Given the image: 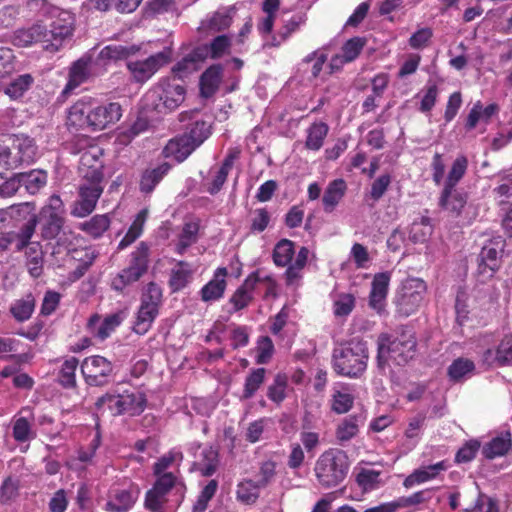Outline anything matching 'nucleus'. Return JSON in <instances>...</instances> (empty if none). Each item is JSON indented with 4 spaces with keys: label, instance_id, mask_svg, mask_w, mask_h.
Returning <instances> with one entry per match:
<instances>
[{
    "label": "nucleus",
    "instance_id": "nucleus-1",
    "mask_svg": "<svg viewBox=\"0 0 512 512\" xmlns=\"http://www.w3.org/2000/svg\"><path fill=\"white\" fill-rule=\"evenodd\" d=\"M123 115L118 102H100L95 98L83 97L67 111V125L92 132L105 130L116 124Z\"/></svg>",
    "mask_w": 512,
    "mask_h": 512
},
{
    "label": "nucleus",
    "instance_id": "nucleus-2",
    "mask_svg": "<svg viewBox=\"0 0 512 512\" xmlns=\"http://www.w3.org/2000/svg\"><path fill=\"white\" fill-rule=\"evenodd\" d=\"M74 16L69 11H57L55 18L46 25L34 24L29 28L18 29L14 32L12 42L19 47H27L40 42L49 52L58 51L72 36Z\"/></svg>",
    "mask_w": 512,
    "mask_h": 512
},
{
    "label": "nucleus",
    "instance_id": "nucleus-3",
    "mask_svg": "<svg viewBox=\"0 0 512 512\" xmlns=\"http://www.w3.org/2000/svg\"><path fill=\"white\" fill-rule=\"evenodd\" d=\"M129 55V49L122 45H108L104 47L95 60L80 59L74 63L69 73V81L65 92L73 90L85 82L90 75L103 73L112 62L124 59Z\"/></svg>",
    "mask_w": 512,
    "mask_h": 512
},
{
    "label": "nucleus",
    "instance_id": "nucleus-4",
    "mask_svg": "<svg viewBox=\"0 0 512 512\" xmlns=\"http://www.w3.org/2000/svg\"><path fill=\"white\" fill-rule=\"evenodd\" d=\"M186 486L179 476L156 478L146 493L145 507L151 512H164L165 506L177 507L184 499Z\"/></svg>",
    "mask_w": 512,
    "mask_h": 512
},
{
    "label": "nucleus",
    "instance_id": "nucleus-5",
    "mask_svg": "<svg viewBox=\"0 0 512 512\" xmlns=\"http://www.w3.org/2000/svg\"><path fill=\"white\" fill-rule=\"evenodd\" d=\"M368 358L366 342L353 339L347 344L334 349L332 355L333 368L339 375L357 378L366 370Z\"/></svg>",
    "mask_w": 512,
    "mask_h": 512
},
{
    "label": "nucleus",
    "instance_id": "nucleus-6",
    "mask_svg": "<svg viewBox=\"0 0 512 512\" xmlns=\"http://www.w3.org/2000/svg\"><path fill=\"white\" fill-rule=\"evenodd\" d=\"M377 361L380 368L390 363L404 365L414 357L416 342L411 335L400 337L383 333L378 337Z\"/></svg>",
    "mask_w": 512,
    "mask_h": 512
},
{
    "label": "nucleus",
    "instance_id": "nucleus-7",
    "mask_svg": "<svg viewBox=\"0 0 512 512\" xmlns=\"http://www.w3.org/2000/svg\"><path fill=\"white\" fill-rule=\"evenodd\" d=\"M314 470L322 486L334 487L342 482L347 474V456L340 450H327L317 459Z\"/></svg>",
    "mask_w": 512,
    "mask_h": 512
},
{
    "label": "nucleus",
    "instance_id": "nucleus-8",
    "mask_svg": "<svg viewBox=\"0 0 512 512\" xmlns=\"http://www.w3.org/2000/svg\"><path fill=\"white\" fill-rule=\"evenodd\" d=\"M146 401L143 392L133 389L118 394H106L97 400L96 405L107 406L113 414L138 415L144 411Z\"/></svg>",
    "mask_w": 512,
    "mask_h": 512
},
{
    "label": "nucleus",
    "instance_id": "nucleus-9",
    "mask_svg": "<svg viewBox=\"0 0 512 512\" xmlns=\"http://www.w3.org/2000/svg\"><path fill=\"white\" fill-rule=\"evenodd\" d=\"M161 300V288L154 283L148 284L134 323V331L137 334H145L150 329L158 316Z\"/></svg>",
    "mask_w": 512,
    "mask_h": 512
},
{
    "label": "nucleus",
    "instance_id": "nucleus-10",
    "mask_svg": "<svg viewBox=\"0 0 512 512\" xmlns=\"http://www.w3.org/2000/svg\"><path fill=\"white\" fill-rule=\"evenodd\" d=\"M148 247L141 243L131 254L130 265L115 275L111 280V287L116 291H123L127 286L137 282L147 271Z\"/></svg>",
    "mask_w": 512,
    "mask_h": 512
},
{
    "label": "nucleus",
    "instance_id": "nucleus-11",
    "mask_svg": "<svg viewBox=\"0 0 512 512\" xmlns=\"http://www.w3.org/2000/svg\"><path fill=\"white\" fill-rule=\"evenodd\" d=\"M427 286L420 278H408L402 282L396 297L398 312L409 316L421 306Z\"/></svg>",
    "mask_w": 512,
    "mask_h": 512
},
{
    "label": "nucleus",
    "instance_id": "nucleus-12",
    "mask_svg": "<svg viewBox=\"0 0 512 512\" xmlns=\"http://www.w3.org/2000/svg\"><path fill=\"white\" fill-rule=\"evenodd\" d=\"M102 179H83L79 185L78 199L74 202L71 214L83 218L91 214L103 193Z\"/></svg>",
    "mask_w": 512,
    "mask_h": 512
},
{
    "label": "nucleus",
    "instance_id": "nucleus-13",
    "mask_svg": "<svg viewBox=\"0 0 512 512\" xmlns=\"http://www.w3.org/2000/svg\"><path fill=\"white\" fill-rule=\"evenodd\" d=\"M148 99L158 98L160 103L167 110H175L185 99V88L175 78H163L147 94Z\"/></svg>",
    "mask_w": 512,
    "mask_h": 512
},
{
    "label": "nucleus",
    "instance_id": "nucleus-14",
    "mask_svg": "<svg viewBox=\"0 0 512 512\" xmlns=\"http://www.w3.org/2000/svg\"><path fill=\"white\" fill-rule=\"evenodd\" d=\"M81 372L89 385H104L113 372V364L103 356L86 357L81 364Z\"/></svg>",
    "mask_w": 512,
    "mask_h": 512
},
{
    "label": "nucleus",
    "instance_id": "nucleus-15",
    "mask_svg": "<svg viewBox=\"0 0 512 512\" xmlns=\"http://www.w3.org/2000/svg\"><path fill=\"white\" fill-rule=\"evenodd\" d=\"M170 53L162 51L151 55L145 60L129 61L127 68L136 82L149 80L162 66L168 63Z\"/></svg>",
    "mask_w": 512,
    "mask_h": 512
},
{
    "label": "nucleus",
    "instance_id": "nucleus-16",
    "mask_svg": "<svg viewBox=\"0 0 512 512\" xmlns=\"http://www.w3.org/2000/svg\"><path fill=\"white\" fill-rule=\"evenodd\" d=\"M80 153L79 173L81 177L103 180V149L96 143H90Z\"/></svg>",
    "mask_w": 512,
    "mask_h": 512
},
{
    "label": "nucleus",
    "instance_id": "nucleus-17",
    "mask_svg": "<svg viewBox=\"0 0 512 512\" xmlns=\"http://www.w3.org/2000/svg\"><path fill=\"white\" fill-rule=\"evenodd\" d=\"M505 241L498 236L488 241L479 255L478 273L482 280L489 279L499 267V257L504 250Z\"/></svg>",
    "mask_w": 512,
    "mask_h": 512
},
{
    "label": "nucleus",
    "instance_id": "nucleus-18",
    "mask_svg": "<svg viewBox=\"0 0 512 512\" xmlns=\"http://www.w3.org/2000/svg\"><path fill=\"white\" fill-rule=\"evenodd\" d=\"M125 318L126 313L124 311H117L104 318L94 314L88 321V329L94 337L103 341L115 331Z\"/></svg>",
    "mask_w": 512,
    "mask_h": 512
},
{
    "label": "nucleus",
    "instance_id": "nucleus-19",
    "mask_svg": "<svg viewBox=\"0 0 512 512\" xmlns=\"http://www.w3.org/2000/svg\"><path fill=\"white\" fill-rule=\"evenodd\" d=\"M139 496V488L130 485L128 488H116L110 492L105 508L109 512H125L132 508Z\"/></svg>",
    "mask_w": 512,
    "mask_h": 512
},
{
    "label": "nucleus",
    "instance_id": "nucleus-20",
    "mask_svg": "<svg viewBox=\"0 0 512 512\" xmlns=\"http://www.w3.org/2000/svg\"><path fill=\"white\" fill-rule=\"evenodd\" d=\"M183 452L179 447L170 449L163 454L153 465V474L156 478L166 476H179V467L183 462Z\"/></svg>",
    "mask_w": 512,
    "mask_h": 512
},
{
    "label": "nucleus",
    "instance_id": "nucleus-21",
    "mask_svg": "<svg viewBox=\"0 0 512 512\" xmlns=\"http://www.w3.org/2000/svg\"><path fill=\"white\" fill-rule=\"evenodd\" d=\"M391 274L381 272L374 275L369 294V306L378 313H381L386 305Z\"/></svg>",
    "mask_w": 512,
    "mask_h": 512
},
{
    "label": "nucleus",
    "instance_id": "nucleus-22",
    "mask_svg": "<svg viewBox=\"0 0 512 512\" xmlns=\"http://www.w3.org/2000/svg\"><path fill=\"white\" fill-rule=\"evenodd\" d=\"M227 269L219 267L214 272L213 278L202 287L201 299L204 302H213L221 299L226 289Z\"/></svg>",
    "mask_w": 512,
    "mask_h": 512
},
{
    "label": "nucleus",
    "instance_id": "nucleus-23",
    "mask_svg": "<svg viewBox=\"0 0 512 512\" xmlns=\"http://www.w3.org/2000/svg\"><path fill=\"white\" fill-rule=\"evenodd\" d=\"M64 206L58 195H52L42 208L40 218L45 220L51 233L56 232L62 225Z\"/></svg>",
    "mask_w": 512,
    "mask_h": 512
},
{
    "label": "nucleus",
    "instance_id": "nucleus-24",
    "mask_svg": "<svg viewBox=\"0 0 512 512\" xmlns=\"http://www.w3.org/2000/svg\"><path fill=\"white\" fill-rule=\"evenodd\" d=\"M196 268L187 262L178 261L170 272L169 286L172 292H178L187 287L192 281Z\"/></svg>",
    "mask_w": 512,
    "mask_h": 512
},
{
    "label": "nucleus",
    "instance_id": "nucleus-25",
    "mask_svg": "<svg viewBox=\"0 0 512 512\" xmlns=\"http://www.w3.org/2000/svg\"><path fill=\"white\" fill-rule=\"evenodd\" d=\"M482 358L488 365H512V336H505L495 351L491 348L484 350Z\"/></svg>",
    "mask_w": 512,
    "mask_h": 512
},
{
    "label": "nucleus",
    "instance_id": "nucleus-26",
    "mask_svg": "<svg viewBox=\"0 0 512 512\" xmlns=\"http://www.w3.org/2000/svg\"><path fill=\"white\" fill-rule=\"evenodd\" d=\"M197 147L199 140L189 142L182 135L171 139L165 146L163 153L167 158H173L177 162L184 161Z\"/></svg>",
    "mask_w": 512,
    "mask_h": 512
},
{
    "label": "nucleus",
    "instance_id": "nucleus-27",
    "mask_svg": "<svg viewBox=\"0 0 512 512\" xmlns=\"http://www.w3.org/2000/svg\"><path fill=\"white\" fill-rule=\"evenodd\" d=\"M13 150L16 160H18V165L22 164H32L37 158V147L33 141L28 136L19 135L15 136L13 139Z\"/></svg>",
    "mask_w": 512,
    "mask_h": 512
},
{
    "label": "nucleus",
    "instance_id": "nucleus-28",
    "mask_svg": "<svg viewBox=\"0 0 512 512\" xmlns=\"http://www.w3.org/2000/svg\"><path fill=\"white\" fill-rule=\"evenodd\" d=\"M231 40L226 35L215 37L210 44L197 47V54L206 58L220 59L230 54Z\"/></svg>",
    "mask_w": 512,
    "mask_h": 512
},
{
    "label": "nucleus",
    "instance_id": "nucleus-29",
    "mask_svg": "<svg viewBox=\"0 0 512 512\" xmlns=\"http://www.w3.org/2000/svg\"><path fill=\"white\" fill-rule=\"evenodd\" d=\"M512 446V435L510 432H502L488 443L482 449L483 455L487 459H494L507 454Z\"/></svg>",
    "mask_w": 512,
    "mask_h": 512
},
{
    "label": "nucleus",
    "instance_id": "nucleus-30",
    "mask_svg": "<svg viewBox=\"0 0 512 512\" xmlns=\"http://www.w3.org/2000/svg\"><path fill=\"white\" fill-rule=\"evenodd\" d=\"M446 469L445 462L441 461L433 465L421 467L411 473L403 482L406 488H411L415 485L427 482L434 479L440 471Z\"/></svg>",
    "mask_w": 512,
    "mask_h": 512
},
{
    "label": "nucleus",
    "instance_id": "nucleus-31",
    "mask_svg": "<svg viewBox=\"0 0 512 512\" xmlns=\"http://www.w3.org/2000/svg\"><path fill=\"white\" fill-rule=\"evenodd\" d=\"M346 183L343 179H335L327 186L322 199L326 212H332L339 204L346 191Z\"/></svg>",
    "mask_w": 512,
    "mask_h": 512
},
{
    "label": "nucleus",
    "instance_id": "nucleus-32",
    "mask_svg": "<svg viewBox=\"0 0 512 512\" xmlns=\"http://www.w3.org/2000/svg\"><path fill=\"white\" fill-rule=\"evenodd\" d=\"M439 203L444 210L458 215L466 204V196L454 188H443Z\"/></svg>",
    "mask_w": 512,
    "mask_h": 512
},
{
    "label": "nucleus",
    "instance_id": "nucleus-33",
    "mask_svg": "<svg viewBox=\"0 0 512 512\" xmlns=\"http://www.w3.org/2000/svg\"><path fill=\"white\" fill-rule=\"evenodd\" d=\"M258 279L256 276H249L243 285H241L233 294L231 303L236 310L246 307L253 297V291L256 287Z\"/></svg>",
    "mask_w": 512,
    "mask_h": 512
},
{
    "label": "nucleus",
    "instance_id": "nucleus-34",
    "mask_svg": "<svg viewBox=\"0 0 512 512\" xmlns=\"http://www.w3.org/2000/svg\"><path fill=\"white\" fill-rule=\"evenodd\" d=\"M222 79V67L213 65L209 67L202 75L200 81L201 93L205 97L213 95L219 87Z\"/></svg>",
    "mask_w": 512,
    "mask_h": 512
},
{
    "label": "nucleus",
    "instance_id": "nucleus-35",
    "mask_svg": "<svg viewBox=\"0 0 512 512\" xmlns=\"http://www.w3.org/2000/svg\"><path fill=\"white\" fill-rule=\"evenodd\" d=\"M329 127L324 122H314L307 129L305 147L308 150L318 151L324 144V140L328 134Z\"/></svg>",
    "mask_w": 512,
    "mask_h": 512
},
{
    "label": "nucleus",
    "instance_id": "nucleus-36",
    "mask_svg": "<svg viewBox=\"0 0 512 512\" xmlns=\"http://www.w3.org/2000/svg\"><path fill=\"white\" fill-rule=\"evenodd\" d=\"M202 61V56L197 54V48H195L174 65L172 72L178 78L187 77L189 74L199 69Z\"/></svg>",
    "mask_w": 512,
    "mask_h": 512
},
{
    "label": "nucleus",
    "instance_id": "nucleus-37",
    "mask_svg": "<svg viewBox=\"0 0 512 512\" xmlns=\"http://www.w3.org/2000/svg\"><path fill=\"white\" fill-rule=\"evenodd\" d=\"M170 166L167 163H163L155 168L147 169L141 178L140 189L142 192L150 193L153 191L155 186L162 180V178L169 171Z\"/></svg>",
    "mask_w": 512,
    "mask_h": 512
},
{
    "label": "nucleus",
    "instance_id": "nucleus-38",
    "mask_svg": "<svg viewBox=\"0 0 512 512\" xmlns=\"http://www.w3.org/2000/svg\"><path fill=\"white\" fill-rule=\"evenodd\" d=\"M142 0H89L91 6L100 11L114 7L121 13H131L140 5Z\"/></svg>",
    "mask_w": 512,
    "mask_h": 512
},
{
    "label": "nucleus",
    "instance_id": "nucleus-39",
    "mask_svg": "<svg viewBox=\"0 0 512 512\" xmlns=\"http://www.w3.org/2000/svg\"><path fill=\"white\" fill-rule=\"evenodd\" d=\"M148 129V121L137 118L131 125L121 127L117 133L116 141L121 145H128L135 137Z\"/></svg>",
    "mask_w": 512,
    "mask_h": 512
},
{
    "label": "nucleus",
    "instance_id": "nucleus-40",
    "mask_svg": "<svg viewBox=\"0 0 512 512\" xmlns=\"http://www.w3.org/2000/svg\"><path fill=\"white\" fill-rule=\"evenodd\" d=\"M148 217V210L142 209L135 217L126 235L119 243V249H124L139 238L143 232L144 224Z\"/></svg>",
    "mask_w": 512,
    "mask_h": 512
},
{
    "label": "nucleus",
    "instance_id": "nucleus-41",
    "mask_svg": "<svg viewBox=\"0 0 512 512\" xmlns=\"http://www.w3.org/2000/svg\"><path fill=\"white\" fill-rule=\"evenodd\" d=\"M236 14L235 6H229L216 11L208 20V27L214 31L228 28Z\"/></svg>",
    "mask_w": 512,
    "mask_h": 512
},
{
    "label": "nucleus",
    "instance_id": "nucleus-42",
    "mask_svg": "<svg viewBox=\"0 0 512 512\" xmlns=\"http://www.w3.org/2000/svg\"><path fill=\"white\" fill-rule=\"evenodd\" d=\"M295 254L294 244L288 239L279 241L273 251V260L277 266L285 267L292 263Z\"/></svg>",
    "mask_w": 512,
    "mask_h": 512
},
{
    "label": "nucleus",
    "instance_id": "nucleus-43",
    "mask_svg": "<svg viewBox=\"0 0 512 512\" xmlns=\"http://www.w3.org/2000/svg\"><path fill=\"white\" fill-rule=\"evenodd\" d=\"M21 185H24L30 194L37 193L46 185L47 174L42 170H33L29 173L19 174Z\"/></svg>",
    "mask_w": 512,
    "mask_h": 512
},
{
    "label": "nucleus",
    "instance_id": "nucleus-44",
    "mask_svg": "<svg viewBox=\"0 0 512 512\" xmlns=\"http://www.w3.org/2000/svg\"><path fill=\"white\" fill-rule=\"evenodd\" d=\"M33 78L30 74H23L12 80L4 89L11 99H18L30 88Z\"/></svg>",
    "mask_w": 512,
    "mask_h": 512
},
{
    "label": "nucleus",
    "instance_id": "nucleus-45",
    "mask_svg": "<svg viewBox=\"0 0 512 512\" xmlns=\"http://www.w3.org/2000/svg\"><path fill=\"white\" fill-rule=\"evenodd\" d=\"M305 22L303 15L292 16L281 28L277 36L272 38L270 45L279 46L282 42L286 41L298 28Z\"/></svg>",
    "mask_w": 512,
    "mask_h": 512
},
{
    "label": "nucleus",
    "instance_id": "nucleus-46",
    "mask_svg": "<svg viewBox=\"0 0 512 512\" xmlns=\"http://www.w3.org/2000/svg\"><path fill=\"white\" fill-rule=\"evenodd\" d=\"M355 307V297L350 293H339L333 299V313L336 317H347Z\"/></svg>",
    "mask_w": 512,
    "mask_h": 512
},
{
    "label": "nucleus",
    "instance_id": "nucleus-47",
    "mask_svg": "<svg viewBox=\"0 0 512 512\" xmlns=\"http://www.w3.org/2000/svg\"><path fill=\"white\" fill-rule=\"evenodd\" d=\"M468 167V160L465 156H458L448 173L444 183V188H454L457 183L462 179Z\"/></svg>",
    "mask_w": 512,
    "mask_h": 512
},
{
    "label": "nucleus",
    "instance_id": "nucleus-48",
    "mask_svg": "<svg viewBox=\"0 0 512 512\" xmlns=\"http://www.w3.org/2000/svg\"><path fill=\"white\" fill-rule=\"evenodd\" d=\"M266 370L257 368L252 370L245 379L243 398L250 399L263 384Z\"/></svg>",
    "mask_w": 512,
    "mask_h": 512
},
{
    "label": "nucleus",
    "instance_id": "nucleus-49",
    "mask_svg": "<svg viewBox=\"0 0 512 512\" xmlns=\"http://www.w3.org/2000/svg\"><path fill=\"white\" fill-rule=\"evenodd\" d=\"M353 402L354 397L346 388L342 390L335 389L332 395L331 408L337 414H343L352 408Z\"/></svg>",
    "mask_w": 512,
    "mask_h": 512
},
{
    "label": "nucleus",
    "instance_id": "nucleus-50",
    "mask_svg": "<svg viewBox=\"0 0 512 512\" xmlns=\"http://www.w3.org/2000/svg\"><path fill=\"white\" fill-rule=\"evenodd\" d=\"M288 378L285 374H277L273 383L268 387L267 397L276 404H280L286 398Z\"/></svg>",
    "mask_w": 512,
    "mask_h": 512
},
{
    "label": "nucleus",
    "instance_id": "nucleus-51",
    "mask_svg": "<svg viewBox=\"0 0 512 512\" xmlns=\"http://www.w3.org/2000/svg\"><path fill=\"white\" fill-rule=\"evenodd\" d=\"M359 419L357 417L345 418L337 427L336 437L340 442L351 440L359 432Z\"/></svg>",
    "mask_w": 512,
    "mask_h": 512
},
{
    "label": "nucleus",
    "instance_id": "nucleus-52",
    "mask_svg": "<svg viewBox=\"0 0 512 512\" xmlns=\"http://www.w3.org/2000/svg\"><path fill=\"white\" fill-rule=\"evenodd\" d=\"M109 225L110 219L107 215H96L84 222L81 227L83 231L93 237H99L108 229Z\"/></svg>",
    "mask_w": 512,
    "mask_h": 512
},
{
    "label": "nucleus",
    "instance_id": "nucleus-53",
    "mask_svg": "<svg viewBox=\"0 0 512 512\" xmlns=\"http://www.w3.org/2000/svg\"><path fill=\"white\" fill-rule=\"evenodd\" d=\"M432 233V226L428 219L414 222L409 229V240L412 243H424Z\"/></svg>",
    "mask_w": 512,
    "mask_h": 512
},
{
    "label": "nucleus",
    "instance_id": "nucleus-54",
    "mask_svg": "<svg viewBox=\"0 0 512 512\" xmlns=\"http://www.w3.org/2000/svg\"><path fill=\"white\" fill-rule=\"evenodd\" d=\"M8 209L15 210L10 215V218H12V225H17L22 222L26 223L28 220H31V218H36L35 206L30 202L12 205L8 207Z\"/></svg>",
    "mask_w": 512,
    "mask_h": 512
},
{
    "label": "nucleus",
    "instance_id": "nucleus-55",
    "mask_svg": "<svg viewBox=\"0 0 512 512\" xmlns=\"http://www.w3.org/2000/svg\"><path fill=\"white\" fill-rule=\"evenodd\" d=\"M475 368L474 363L469 359L458 358L452 362L448 373L452 380L460 381L467 375L471 374Z\"/></svg>",
    "mask_w": 512,
    "mask_h": 512
},
{
    "label": "nucleus",
    "instance_id": "nucleus-56",
    "mask_svg": "<svg viewBox=\"0 0 512 512\" xmlns=\"http://www.w3.org/2000/svg\"><path fill=\"white\" fill-rule=\"evenodd\" d=\"M209 135L210 126L206 122L198 120L192 123L187 131L182 134V136L189 140V142H196L199 140V146L209 137Z\"/></svg>",
    "mask_w": 512,
    "mask_h": 512
},
{
    "label": "nucleus",
    "instance_id": "nucleus-57",
    "mask_svg": "<svg viewBox=\"0 0 512 512\" xmlns=\"http://www.w3.org/2000/svg\"><path fill=\"white\" fill-rule=\"evenodd\" d=\"M34 307V298L31 295H27L25 298L15 302L11 307V312L17 320L25 321L31 317Z\"/></svg>",
    "mask_w": 512,
    "mask_h": 512
},
{
    "label": "nucleus",
    "instance_id": "nucleus-58",
    "mask_svg": "<svg viewBox=\"0 0 512 512\" xmlns=\"http://www.w3.org/2000/svg\"><path fill=\"white\" fill-rule=\"evenodd\" d=\"M203 459L199 462V470L204 476H211L218 465V453L212 447H205L202 450Z\"/></svg>",
    "mask_w": 512,
    "mask_h": 512
},
{
    "label": "nucleus",
    "instance_id": "nucleus-59",
    "mask_svg": "<svg viewBox=\"0 0 512 512\" xmlns=\"http://www.w3.org/2000/svg\"><path fill=\"white\" fill-rule=\"evenodd\" d=\"M260 488L261 487L256 482L251 480L243 481L238 485L237 497L243 503H253L259 496Z\"/></svg>",
    "mask_w": 512,
    "mask_h": 512
},
{
    "label": "nucleus",
    "instance_id": "nucleus-60",
    "mask_svg": "<svg viewBox=\"0 0 512 512\" xmlns=\"http://www.w3.org/2000/svg\"><path fill=\"white\" fill-rule=\"evenodd\" d=\"M357 482L365 491L375 490L381 485L380 472L363 469L357 475Z\"/></svg>",
    "mask_w": 512,
    "mask_h": 512
},
{
    "label": "nucleus",
    "instance_id": "nucleus-61",
    "mask_svg": "<svg viewBox=\"0 0 512 512\" xmlns=\"http://www.w3.org/2000/svg\"><path fill=\"white\" fill-rule=\"evenodd\" d=\"M78 360L70 357L62 364L60 371V382L65 387H72L75 384V372L78 367Z\"/></svg>",
    "mask_w": 512,
    "mask_h": 512
},
{
    "label": "nucleus",
    "instance_id": "nucleus-62",
    "mask_svg": "<svg viewBox=\"0 0 512 512\" xmlns=\"http://www.w3.org/2000/svg\"><path fill=\"white\" fill-rule=\"evenodd\" d=\"M232 167V160L226 159L221 167L215 173L212 181L208 183V192L211 194L217 193L225 183L227 175Z\"/></svg>",
    "mask_w": 512,
    "mask_h": 512
},
{
    "label": "nucleus",
    "instance_id": "nucleus-63",
    "mask_svg": "<svg viewBox=\"0 0 512 512\" xmlns=\"http://www.w3.org/2000/svg\"><path fill=\"white\" fill-rule=\"evenodd\" d=\"M350 257L354 264L359 269H368L370 266L371 258L368 250L360 243H355L350 251Z\"/></svg>",
    "mask_w": 512,
    "mask_h": 512
},
{
    "label": "nucleus",
    "instance_id": "nucleus-64",
    "mask_svg": "<svg viewBox=\"0 0 512 512\" xmlns=\"http://www.w3.org/2000/svg\"><path fill=\"white\" fill-rule=\"evenodd\" d=\"M274 352V345L269 337H261L256 347V362L266 364L271 359Z\"/></svg>",
    "mask_w": 512,
    "mask_h": 512
}]
</instances>
